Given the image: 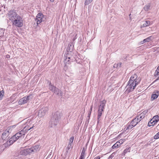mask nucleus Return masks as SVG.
Here are the masks:
<instances>
[{
  "instance_id": "f257e3e1",
  "label": "nucleus",
  "mask_w": 159,
  "mask_h": 159,
  "mask_svg": "<svg viewBox=\"0 0 159 159\" xmlns=\"http://www.w3.org/2000/svg\"><path fill=\"white\" fill-rule=\"evenodd\" d=\"M34 124L33 125V126L31 127H30L29 125L28 126H25L22 130L19 132L16 133L10 139L9 141H7L6 143L4 144L5 146L6 147L10 146L14 142L16 141L19 138L22 137L23 136L25 135L28 130H30L34 127Z\"/></svg>"
},
{
  "instance_id": "f03ea898",
  "label": "nucleus",
  "mask_w": 159,
  "mask_h": 159,
  "mask_svg": "<svg viewBox=\"0 0 159 159\" xmlns=\"http://www.w3.org/2000/svg\"><path fill=\"white\" fill-rule=\"evenodd\" d=\"M140 81L139 78L138 77L137 75L134 74L130 78L127 85L126 87L125 92L128 93L133 91Z\"/></svg>"
},
{
  "instance_id": "7ed1b4c3",
  "label": "nucleus",
  "mask_w": 159,
  "mask_h": 159,
  "mask_svg": "<svg viewBox=\"0 0 159 159\" xmlns=\"http://www.w3.org/2000/svg\"><path fill=\"white\" fill-rule=\"evenodd\" d=\"M10 20L13 22V24L19 27H22L23 25V20L22 18L17 15L15 12L11 11L8 14Z\"/></svg>"
},
{
  "instance_id": "20e7f679",
  "label": "nucleus",
  "mask_w": 159,
  "mask_h": 159,
  "mask_svg": "<svg viewBox=\"0 0 159 159\" xmlns=\"http://www.w3.org/2000/svg\"><path fill=\"white\" fill-rule=\"evenodd\" d=\"M61 114L58 111H57L54 113L53 118L50 122L51 127H53L57 125L61 118Z\"/></svg>"
},
{
  "instance_id": "39448f33",
  "label": "nucleus",
  "mask_w": 159,
  "mask_h": 159,
  "mask_svg": "<svg viewBox=\"0 0 159 159\" xmlns=\"http://www.w3.org/2000/svg\"><path fill=\"white\" fill-rule=\"evenodd\" d=\"M45 20V18L43 16L42 13H39L36 16L37 23V24H39L42 21H44Z\"/></svg>"
},
{
  "instance_id": "423d86ee",
  "label": "nucleus",
  "mask_w": 159,
  "mask_h": 159,
  "mask_svg": "<svg viewBox=\"0 0 159 159\" xmlns=\"http://www.w3.org/2000/svg\"><path fill=\"white\" fill-rule=\"evenodd\" d=\"M48 110V107H45L42 108L38 112V116L40 117L44 116L46 114Z\"/></svg>"
},
{
  "instance_id": "0eeeda50",
  "label": "nucleus",
  "mask_w": 159,
  "mask_h": 159,
  "mask_svg": "<svg viewBox=\"0 0 159 159\" xmlns=\"http://www.w3.org/2000/svg\"><path fill=\"white\" fill-rule=\"evenodd\" d=\"M31 151L30 148L22 149L20 150L19 154L20 155L23 156H26L28 154L31 153Z\"/></svg>"
},
{
  "instance_id": "6e6552de",
  "label": "nucleus",
  "mask_w": 159,
  "mask_h": 159,
  "mask_svg": "<svg viewBox=\"0 0 159 159\" xmlns=\"http://www.w3.org/2000/svg\"><path fill=\"white\" fill-rule=\"evenodd\" d=\"M30 97V96H28L21 98L18 101L19 104V105H22L27 103L29 100Z\"/></svg>"
},
{
  "instance_id": "1a4fd4ad",
  "label": "nucleus",
  "mask_w": 159,
  "mask_h": 159,
  "mask_svg": "<svg viewBox=\"0 0 159 159\" xmlns=\"http://www.w3.org/2000/svg\"><path fill=\"white\" fill-rule=\"evenodd\" d=\"M106 102V101L105 100H103L101 101L99 106L98 110L103 111Z\"/></svg>"
},
{
  "instance_id": "9d476101",
  "label": "nucleus",
  "mask_w": 159,
  "mask_h": 159,
  "mask_svg": "<svg viewBox=\"0 0 159 159\" xmlns=\"http://www.w3.org/2000/svg\"><path fill=\"white\" fill-rule=\"evenodd\" d=\"M9 134V131L8 129H6L5 131L3 133L2 138V139L4 140L7 138L8 137Z\"/></svg>"
},
{
  "instance_id": "9b49d317",
  "label": "nucleus",
  "mask_w": 159,
  "mask_h": 159,
  "mask_svg": "<svg viewBox=\"0 0 159 159\" xmlns=\"http://www.w3.org/2000/svg\"><path fill=\"white\" fill-rule=\"evenodd\" d=\"M159 95V91H158L153 92V94L152 95L151 100L152 101L157 98Z\"/></svg>"
},
{
  "instance_id": "f8f14e48",
  "label": "nucleus",
  "mask_w": 159,
  "mask_h": 159,
  "mask_svg": "<svg viewBox=\"0 0 159 159\" xmlns=\"http://www.w3.org/2000/svg\"><path fill=\"white\" fill-rule=\"evenodd\" d=\"M39 145H36L30 148V149H31V150H32V151H31V153L36 152L39 150Z\"/></svg>"
},
{
  "instance_id": "ddd939ff",
  "label": "nucleus",
  "mask_w": 159,
  "mask_h": 159,
  "mask_svg": "<svg viewBox=\"0 0 159 159\" xmlns=\"http://www.w3.org/2000/svg\"><path fill=\"white\" fill-rule=\"evenodd\" d=\"M140 121V120H139L136 117L133 119L130 123L131 125H133L134 126H135Z\"/></svg>"
},
{
  "instance_id": "4468645a",
  "label": "nucleus",
  "mask_w": 159,
  "mask_h": 159,
  "mask_svg": "<svg viewBox=\"0 0 159 159\" xmlns=\"http://www.w3.org/2000/svg\"><path fill=\"white\" fill-rule=\"evenodd\" d=\"M153 122L156 124L159 120V116L158 115L154 116L152 119Z\"/></svg>"
},
{
  "instance_id": "2eb2a0df",
  "label": "nucleus",
  "mask_w": 159,
  "mask_h": 159,
  "mask_svg": "<svg viewBox=\"0 0 159 159\" xmlns=\"http://www.w3.org/2000/svg\"><path fill=\"white\" fill-rule=\"evenodd\" d=\"M151 24V22L149 21H146L141 26V27H144L148 26Z\"/></svg>"
},
{
  "instance_id": "dca6fc26",
  "label": "nucleus",
  "mask_w": 159,
  "mask_h": 159,
  "mask_svg": "<svg viewBox=\"0 0 159 159\" xmlns=\"http://www.w3.org/2000/svg\"><path fill=\"white\" fill-rule=\"evenodd\" d=\"M151 39V37L150 36L149 37L145 39H144L142 41H141V44H143L147 42H149Z\"/></svg>"
},
{
  "instance_id": "f3484780",
  "label": "nucleus",
  "mask_w": 159,
  "mask_h": 159,
  "mask_svg": "<svg viewBox=\"0 0 159 159\" xmlns=\"http://www.w3.org/2000/svg\"><path fill=\"white\" fill-rule=\"evenodd\" d=\"M54 93L59 96H61V90L58 89H56V90L54 92Z\"/></svg>"
},
{
  "instance_id": "a211bd4d",
  "label": "nucleus",
  "mask_w": 159,
  "mask_h": 159,
  "mask_svg": "<svg viewBox=\"0 0 159 159\" xmlns=\"http://www.w3.org/2000/svg\"><path fill=\"white\" fill-rule=\"evenodd\" d=\"M70 59V57H68V54H66V55H65L64 56V62L67 63V62H68L69 61V59Z\"/></svg>"
},
{
  "instance_id": "6ab92c4d",
  "label": "nucleus",
  "mask_w": 159,
  "mask_h": 159,
  "mask_svg": "<svg viewBox=\"0 0 159 159\" xmlns=\"http://www.w3.org/2000/svg\"><path fill=\"white\" fill-rule=\"evenodd\" d=\"M134 126L133 125H131V123H130L128 125L126 128H125L124 129L126 131L128 129H129L132 128Z\"/></svg>"
},
{
  "instance_id": "aec40b11",
  "label": "nucleus",
  "mask_w": 159,
  "mask_h": 159,
  "mask_svg": "<svg viewBox=\"0 0 159 159\" xmlns=\"http://www.w3.org/2000/svg\"><path fill=\"white\" fill-rule=\"evenodd\" d=\"M155 124V123H154L153 121L151 119L150 121L148 123V125L149 126H153Z\"/></svg>"
},
{
  "instance_id": "412c9836",
  "label": "nucleus",
  "mask_w": 159,
  "mask_h": 159,
  "mask_svg": "<svg viewBox=\"0 0 159 159\" xmlns=\"http://www.w3.org/2000/svg\"><path fill=\"white\" fill-rule=\"evenodd\" d=\"M150 7V5H146L144 7V9L145 11H148Z\"/></svg>"
},
{
  "instance_id": "4be33fe9",
  "label": "nucleus",
  "mask_w": 159,
  "mask_h": 159,
  "mask_svg": "<svg viewBox=\"0 0 159 159\" xmlns=\"http://www.w3.org/2000/svg\"><path fill=\"white\" fill-rule=\"evenodd\" d=\"M125 141V139H121L120 140L118 141L117 142L118 143H119L120 146Z\"/></svg>"
},
{
  "instance_id": "5701e85b",
  "label": "nucleus",
  "mask_w": 159,
  "mask_h": 159,
  "mask_svg": "<svg viewBox=\"0 0 159 159\" xmlns=\"http://www.w3.org/2000/svg\"><path fill=\"white\" fill-rule=\"evenodd\" d=\"M56 88L55 87L52 86V85H50L49 87V89L51 90L52 91L54 92L55 91V90L56 89Z\"/></svg>"
},
{
  "instance_id": "b1692460",
  "label": "nucleus",
  "mask_w": 159,
  "mask_h": 159,
  "mask_svg": "<svg viewBox=\"0 0 159 159\" xmlns=\"http://www.w3.org/2000/svg\"><path fill=\"white\" fill-rule=\"evenodd\" d=\"M73 147V144L69 143L67 147L66 148V150L68 151L70 148H72Z\"/></svg>"
},
{
  "instance_id": "393cba45",
  "label": "nucleus",
  "mask_w": 159,
  "mask_h": 159,
  "mask_svg": "<svg viewBox=\"0 0 159 159\" xmlns=\"http://www.w3.org/2000/svg\"><path fill=\"white\" fill-rule=\"evenodd\" d=\"M120 146V144H118V143L117 142L115 143L112 146V148H118Z\"/></svg>"
},
{
  "instance_id": "a878e982",
  "label": "nucleus",
  "mask_w": 159,
  "mask_h": 159,
  "mask_svg": "<svg viewBox=\"0 0 159 159\" xmlns=\"http://www.w3.org/2000/svg\"><path fill=\"white\" fill-rule=\"evenodd\" d=\"M93 0H86L85 2V5H87L90 3Z\"/></svg>"
},
{
  "instance_id": "bb28decb",
  "label": "nucleus",
  "mask_w": 159,
  "mask_h": 159,
  "mask_svg": "<svg viewBox=\"0 0 159 159\" xmlns=\"http://www.w3.org/2000/svg\"><path fill=\"white\" fill-rule=\"evenodd\" d=\"M130 152V149L129 148H126L123 151V154L124 155L128 152Z\"/></svg>"
},
{
  "instance_id": "cd10ccee",
  "label": "nucleus",
  "mask_w": 159,
  "mask_h": 159,
  "mask_svg": "<svg viewBox=\"0 0 159 159\" xmlns=\"http://www.w3.org/2000/svg\"><path fill=\"white\" fill-rule=\"evenodd\" d=\"M144 116H142L141 114H140V115L138 116L137 117V118L139 120H140V121L141 120V119L144 118Z\"/></svg>"
},
{
  "instance_id": "c85d7f7f",
  "label": "nucleus",
  "mask_w": 159,
  "mask_h": 159,
  "mask_svg": "<svg viewBox=\"0 0 159 159\" xmlns=\"http://www.w3.org/2000/svg\"><path fill=\"white\" fill-rule=\"evenodd\" d=\"M80 157L84 159V151L83 150L81 152Z\"/></svg>"
},
{
  "instance_id": "c756f323",
  "label": "nucleus",
  "mask_w": 159,
  "mask_h": 159,
  "mask_svg": "<svg viewBox=\"0 0 159 159\" xmlns=\"http://www.w3.org/2000/svg\"><path fill=\"white\" fill-rule=\"evenodd\" d=\"M154 138L156 139L159 138V132L154 136Z\"/></svg>"
},
{
  "instance_id": "7c9ffc66",
  "label": "nucleus",
  "mask_w": 159,
  "mask_h": 159,
  "mask_svg": "<svg viewBox=\"0 0 159 159\" xmlns=\"http://www.w3.org/2000/svg\"><path fill=\"white\" fill-rule=\"evenodd\" d=\"M74 137H71L69 139V143H71L73 144V142L74 140Z\"/></svg>"
},
{
  "instance_id": "2f4dec72",
  "label": "nucleus",
  "mask_w": 159,
  "mask_h": 159,
  "mask_svg": "<svg viewBox=\"0 0 159 159\" xmlns=\"http://www.w3.org/2000/svg\"><path fill=\"white\" fill-rule=\"evenodd\" d=\"M147 112V111L145 110L143 111L140 114H141L142 116H144L145 115Z\"/></svg>"
},
{
  "instance_id": "473e14b6",
  "label": "nucleus",
  "mask_w": 159,
  "mask_h": 159,
  "mask_svg": "<svg viewBox=\"0 0 159 159\" xmlns=\"http://www.w3.org/2000/svg\"><path fill=\"white\" fill-rule=\"evenodd\" d=\"M4 92L3 90H2L0 91V96L3 97L4 95Z\"/></svg>"
},
{
  "instance_id": "72a5a7b5",
  "label": "nucleus",
  "mask_w": 159,
  "mask_h": 159,
  "mask_svg": "<svg viewBox=\"0 0 159 159\" xmlns=\"http://www.w3.org/2000/svg\"><path fill=\"white\" fill-rule=\"evenodd\" d=\"M102 111H100V110H98V115L101 116L102 115Z\"/></svg>"
},
{
  "instance_id": "f704fd0d",
  "label": "nucleus",
  "mask_w": 159,
  "mask_h": 159,
  "mask_svg": "<svg viewBox=\"0 0 159 159\" xmlns=\"http://www.w3.org/2000/svg\"><path fill=\"white\" fill-rule=\"evenodd\" d=\"M101 116L98 115V121L99 120V119H100Z\"/></svg>"
},
{
  "instance_id": "c9c22d12",
  "label": "nucleus",
  "mask_w": 159,
  "mask_h": 159,
  "mask_svg": "<svg viewBox=\"0 0 159 159\" xmlns=\"http://www.w3.org/2000/svg\"><path fill=\"white\" fill-rule=\"evenodd\" d=\"M94 159H100V157L99 156H98L95 157Z\"/></svg>"
},
{
  "instance_id": "e433bc0d",
  "label": "nucleus",
  "mask_w": 159,
  "mask_h": 159,
  "mask_svg": "<svg viewBox=\"0 0 159 159\" xmlns=\"http://www.w3.org/2000/svg\"><path fill=\"white\" fill-rule=\"evenodd\" d=\"M91 112V111H89V113H88V115H89V116L90 115Z\"/></svg>"
},
{
  "instance_id": "4c0bfd02",
  "label": "nucleus",
  "mask_w": 159,
  "mask_h": 159,
  "mask_svg": "<svg viewBox=\"0 0 159 159\" xmlns=\"http://www.w3.org/2000/svg\"><path fill=\"white\" fill-rule=\"evenodd\" d=\"M3 97L0 96V101L2 99Z\"/></svg>"
},
{
  "instance_id": "58836bf2",
  "label": "nucleus",
  "mask_w": 159,
  "mask_h": 159,
  "mask_svg": "<svg viewBox=\"0 0 159 159\" xmlns=\"http://www.w3.org/2000/svg\"><path fill=\"white\" fill-rule=\"evenodd\" d=\"M92 106H91V107L90 108V111H92Z\"/></svg>"
},
{
  "instance_id": "ea45409f",
  "label": "nucleus",
  "mask_w": 159,
  "mask_h": 159,
  "mask_svg": "<svg viewBox=\"0 0 159 159\" xmlns=\"http://www.w3.org/2000/svg\"><path fill=\"white\" fill-rule=\"evenodd\" d=\"M50 1L51 2H53L54 1V0H50Z\"/></svg>"
},
{
  "instance_id": "a19ab883",
  "label": "nucleus",
  "mask_w": 159,
  "mask_h": 159,
  "mask_svg": "<svg viewBox=\"0 0 159 159\" xmlns=\"http://www.w3.org/2000/svg\"><path fill=\"white\" fill-rule=\"evenodd\" d=\"M131 15V14H130L129 15V16H130V20H131V17H130V16Z\"/></svg>"
},
{
  "instance_id": "79ce46f5",
  "label": "nucleus",
  "mask_w": 159,
  "mask_h": 159,
  "mask_svg": "<svg viewBox=\"0 0 159 159\" xmlns=\"http://www.w3.org/2000/svg\"><path fill=\"white\" fill-rule=\"evenodd\" d=\"M30 120H28V121H27V123H28V122L30 123Z\"/></svg>"
},
{
  "instance_id": "37998d69",
  "label": "nucleus",
  "mask_w": 159,
  "mask_h": 159,
  "mask_svg": "<svg viewBox=\"0 0 159 159\" xmlns=\"http://www.w3.org/2000/svg\"><path fill=\"white\" fill-rule=\"evenodd\" d=\"M157 50L159 52V47L157 48Z\"/></svg>"
},
{
  "instance_id": "c03bdc74",
  "label": "nucleus",
  "mask_w": 159,
  "mask_h": 159,
  "mask_svg": "<svg viewBox=\"0 0 159 159\" xmlns=\"http://www.w3.org/2000/svg\"><path fill=\"white\" fill-rule=\"evenodd\" d=\"M84 158H81V157H80V158L79 159H84Z\"/></svg>"
},
{
  "instance_id": "a18cd8bd",
  "label": "nucleus",
  "mask_w": 159,
  "mask_h": 159,
  "mask_svg": "<svg viewBox=\"0 0 159 159\" xmlns=\"http://www.w3.org/2000/svg\"><path fill=\"white\" fill-rule=\"evenodd\" d=\"M117 64H115V65H114V66H117Z\"/></svg>"
},
{
  "instance_id": "49530a36",
  "label": "nucleus",
  "mask_w": 159,
  "mask_h": 159,
  "mask_svg": "<svg viewBox=\"0 0 159 159\" xmlns=\"http://www.w3.org/2000/svg\"><path fill=\"white\" fill-rule=\"evenodd\" d=\"M7 57H9V56L7 55Z\"/></svg>"
},
{
  "instance_id": "de8ad7c7",
  "label": "nucleus",
  "mask_w": 159,
  "mask_h": 159,
  "mask_svg": "<svg viewBox=\"0 0 159 159\" xmlns=\"http://www.w3.org/2000/svg\"><path fill=\"white\" fill-rule=\"evenodd\" d=\"M12 127V126H10V127Z\"/></svg>"
}]
</instances>
